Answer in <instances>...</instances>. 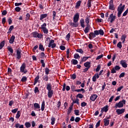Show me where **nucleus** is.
<instances>
[{"mask_svg":"<svg viewBox=\"0 0 128 128\" xmlns=\"http://www.w3.org/2000/svg\"><path fill=\"white\" fill-rule=\"evenodd\" d=\"M126 6L124 5L122 6V4H120L118 8V18H120V15L122 14V12H124V8H125Z\"/></svg>","mask_w":128,"mask_h":128,"instance_id":"nucleus-1","label":"nucleus"},{"mask_svg":"<svg viewBox=\"0 0 128 128\" xmlns=\"http://www.w3.org/2000/svg\"><path fill=\"white\" fill-rule=\"evenodd\" d=\"M126 101L124 100H123L122 101L116 103L114 106L115 108H124V104H126Z\"/></svg>","mask_w":128,"mask_h":128,"instance_id":"nucleus-2","label":"nucleus"},{"mask_svg":"<svg viewBox=\"0 0 128 128\" xmlns=\"http://www.w3.org/2000/svg\"><path fill=\"white\" fill-rule=\"evenodd\" d=\"M116 16L114 15V14L112 13L110 14L109 17L107 20V22H110V24H112V22L116 20Z\"/></svg>","mask_w":128,"mask_h":128,"instance_id":"nucleus-3","label":"nucleus"},{"mask_svg":"<svg viewBox=\"0 0 128 128\" xmlns=\"http://www.w3.org/2000/svg\"><path fill=\"white\" fill-rule=\"evenodd\" d=\"M20 72L24 73V74L28 72V70H26V63H23L20 67Z\"/></svg>","mask_w":128,"mask_h":128,"instance_id":"nucleus-4","label":"nucleus"},{"mask_svg":"<svg viewBox=\"0 0 128 128\" xmlns=\"http://www.w3.org/2000/svg\"><path fill=\"white\" fill-rule=\"evenodd\" d=\"M48 48H54L56 46V44L54 43V40H50V42L48 46Z\"/></svg>","mask_w":128,"mask_h":128,"instance_id":"nucleus-5","label":"nucleus"},{"mask_svg":"<svg viewBox=\"0 0 128 128\" xmlns=\"http://www.w3.org/2000/svg\"><path fill=\"white\" fill-rule=\"evenodd\" d=\"M33 38H42V34H38V32H33L32 33Z\"/></svg>","mask_w":128,"mask_h":128,"instance_id":"nucleus-6","label":"nucleus"},{"mask_svg":"<svg viewBox=\"0 0 128 128\" xmlns=\"http://www.w3.org/2000/svg\"><path fill=\"white\" fill-rule=\"evenodd\" d=\"M80 20V14L78 12L76 13L74 16L73 22H78Z\"/></svg>","mask_w":128,"mask_h":128,"instance_id":"nucleus-7","label":"nucleus"},{"mask_svg":"<svg viewBox=\"0 0 128 128\" xmlns=\"http://www.w3.org/2000/svg\"><path fill=\"white\" fill-rule=\"evenodd\" d=\"M120 70V67L118 66H116L114 68H112L111 72L112 74H116V70Z\"/></svg>","mask_w":128,"mask_h":128,"instance_id":"nucleus-8","label":"nucleus"},{"mask_svg":"<svg viewBox=\"0 0 128 128\" xmlns=\"http://www.w3.org/2000/svg\"><path fill=\"white\" fill-rule=\"evenodd\" d=\"M113 4H114V0H110V2L109 10H114L116 8Z\"/></svg>","mask_w":128,"mask_h":128,"instance_id":"nucleus-9","label":"nucleus"},{"mask_svg":"<svg viewBox=\"0 0 128 128\" xmlns=\"http://www.w3.org/2000/svg\"><path fill=\"white\" fill-rule=\"evenodd\" d=\"M125 111H126L125 108L117 109L116 110V112L118 114L120 115L124 114V112Z\"/></svg>","mask_w":128,"mask_h":128,"instance_id":"nucleus-10","label":"nucleus"},{"mask_svg":"<svg viewBox=\"0 0 128 128\" xmlns=\"http://www.w3.org/2000/svg\"><path fill=\"white\" fill-rule=\"evenodd\" d=\"M110 118H106L104 119V126H108L110 124V120H108Z\"/></svg>","mask_w":128,"mask_h":128,"instance_id":"nucleus-11","label":"nucleus"},{"mask_svg":"<svg viewBox=\"0 0 128 128\" xmlns=\"http://www.w3.org/2000/svg\"><path fill=\"white\" fill-rule=\"evenodd\" d=\"M120 64L122 66V68H128V64H126V62L124 60H122L120 62Z\"/></svg>","mask_w":128,"mask_h":128,"instance_id":"nucleus-12","label":"nucleus"},{"mask_svg":"<svg viewBox=\"0 0 128 128\" xmlns=\"http://www.w3.org/2000/svg\"><path fill=\"white\" fill-rule=\"evenodd\" d=\"M69 24L70 26H72V28H78V22H70Z\"/></svg>","mask_w":128,"mask_h":128,"instance_id":"nucleus-13","label":"nucleus"},{"mask_svg":"<svg viewBox=\"0 0 128 128\" xmlns=\"http://www.w3.org/2000/svg\"><path fill=\"white\" fill-rule=\"evenodd\" d=\"M96 98H98V96L96 94H92L90 96V100L92 101V102H94V100H96Z\"/></svg>","mask_w":128,"mask_h":128,"instance_id":"nucleus-14","label":"nucleus"},{"mask_svg":"<svg viewBox=\"0 0 128 128\" xmlns=\"http://www.w3.org/2000/svg\"><path fill=\"white\" fill-rule=\"evenodd\" d=\"M90 16H86L85 18V22L86 26H90Z\"/></svg>","mask_w":128,"mask_h":128,"instance_id":"nucleus-15","label":"nucleus"},{"mask_svg":"<svg viewBox=\"0 0 128 128\" xmlns=\"http://www.w3.org/2000/svg\"><path fill=\"white\" fill-rule=\"evenodd\" d=\"M66 90L68 91L70 90V88L68 86H66V84H64L63 85V88L62 89V90H63V92H64V90H66Z\"/></svg>","mask_w":128,"mask_h":128,"instance_id":"nucleus-16","label":"nucleus"},{"mask_svg":"<svg viewBox=\"0 0 128 128\" xmlns=\"http://www.w3.org/2000/svg\"><path fill=\"white\" fill-rule=\"evenodd\" d=\"M100 78V76L98 75V74H95L93 77H92V82H96V79L97 78Z\"/></svg>","mask_w":128,"mask_h":128,"instance_id":"nucleus-17","label":"nucleus"},{"mask_svg":"<svg viewBox=\"0 0 128 128\" xmlns=\"http://www.w3.org/2000/svg\"><path fill=\"white\" fill-rule=\"evenodd\" d=\"M34 108L36 110L38 111L40 110V104L38 103H35L34 104Z\"/></svg>","mask_w":128,"mask_h":128,"instance_id":"nucleus-18","label":"nucleus"},{"mask_svg":"<svg viewBox=\"0 0 128 128\" xmlns=\"http://www.w3.org/2000/svg\"><path fill=\"white\" fill-rule=\"evenodd\" d=\"M20 50H17L16 51V56H17V60H20L22 58V54Z\"/></svg>","mask_w":128,"mask_h":128,"instance_id":"nucleus-19","label":"nucleus"},{"mask_svg":"<svg viewBox=\"0 0 128 128\" xmlns=\"http://www.w3.org/2000/svg\"><path fill=\"white\" fill-rule=\"evenodd\" d=\"M90 25H86V27L84 32L86 34H88L90 32Z\"/></svg>","mask_w":128,"mask_h":128,"instance_id":"nucleus-20","label":"nucleus"},{"mask_svg":"<svg viewBox=\"0 0 128 128\" xmlns=\"http://www.w3.org/2000/svg\"><path fill=\"white\" fill-rule=\"evenodd\" d=\"M40 80V75H37V76L34 78V85L36 86L38 84V80Z\"/></svg>","mask_w":128,"mask_h":128,"instance_id":"nucleus-21","label":"nucleus"},{"mask_svg":"<svg viewBox=\"0 0 128 128\" xmlns=\"http://www.w3.org/2000/svg\"><path fill=\"white\" fill-rule=\"evenodd\" d=\"M81 4H82V1L79 0V1L77 2L76 3V5L75 6V8L76 10H78V8H80V6Z\"/></svg>","mask_w":128,"mask_h":128,"instance_id":"nucleus-22","label":"nucleus"},{"mask_svg":"<svg viewBox=\"0 0 128 128\" xmlns=\"http://www.w3.org/2000/svg\"><path fill=\"white\" fill-rule=\"evenodd\" d=\"M52 94H54V90H48V98H52Z\"/></svg>","mask_w":128,"mask_h":128,"instance_id":"nucleus-23","label":"nucleus"},{"mask_svg":"<svg viewBox=\"0 0 128 128\" xmlns=\"http://www.w3.org/2000/svg\"><path fill=\"white\" fill-rule=\"evenodd\" d=\"M80 24L82 28H84V20L81 18L80 20Z\"/></svg>","mask_w":128,"mask_h":128,"instance_id":"nucleus-24","label":"nucleus"},{"mask_svg":"<svg viewBox=\"0 0 128 128\" xmlns=\"http://www.w3.org/2000/svg\"><path fill=\"white\" fill-rule=\"evenodd\" d=\"M96 38V34H94V32H90L89 34L90 40H92V38Z\"/></svg>","mask_w":128,"mask_h":128,"instance_id":"nucleus-25","label":"nucleus"},{"mask_svg":"<svg viewBox=\"0 0 128 128\" xmlns=\"http://www.w3.org/2000/svg\"><path fill=\"white\" fill-rule=\"evenodd\" d=\"M84 66L85 68H90V62H87L84 64Z\"/></svg>","mask_w":128,"mask_h":128,"instance_id":"nucleus-26","label":"nucleus"},{"mask_svg":"<svg viewBox=\"0 0 128 128\" xmlns=\"http://www.w3.org/2000/svg\"><path fill=\"white\" fill-rule=\"evenodd\" d=\"M14 38H16L14 36H12L9 40L10 44H14Z\"/></svg>","mask_w":128,"mask_h":128,"instance_id":"nucleus-27","label":"nucleus"},{"mask_svg":"<svg viewBox=\"0 0 128 128\" xmlns=\"http://www.w3.org/2000/svg\"><path fill=\"white\" fill-rule=\"evenodd\" d=\"M46 16H48V14H42L40 16V20H44V18H46Z\"/></svg>","mask_w":128,"mask_h":128,"instance_id":"nucleus-28","label":"nucleus"},{"mask_svg":"<svg viewBox=\"0 0 128 128\" xmlns=\"http://www.w3.org/2000/svg\"><path fill=\"white\" fill-rule=\"evenodd\" d=\"M126 35L124 34L121 37V40H122V44H124L126 42Z\"/></svg>","mask_w":128,"mask_h":128,"instance_id":"nucleus-29","label":"nucleus"},{"mask_svg":"<svg viewBox=\"0 0 128 128\" xmlns=\"http://www.w3.org/2000/svg\"><path fill=\"white\" fill-rule=\"evenodd\" d=\"M78 60H76V59H72L71 60V63L72 64H74V66H76V64H78Z\"/></svg>","mask_w":128,"mask_h":128,"instance_id":"nucleus-30","label":"nucleus"},{"mask_svg":"<svg viewBox=\"0 0 128 128\" xmlns=\"http://www.w3.org/2000/svg\"><path fill=\"white\" fill-rule=\"evenodd\" d=\"M46 89L48 90H52V84H50V83H48L47 85H46Z\"/></svg>","mask_w":128,"mask_h":128,"instance_id":"nucleus-31","label":"nucleus"},{"mask_svg":"<svg viewBox=\"0 0 128 128\" xmlns=\"http://www.w3.org/2000/svg\"><path fill=\"white\" fill-rule=\"evenodd\" d=\"M102 112H106L108 110V106L107 105L105 106H104L102 109Z\"/></svg>","mask_w":128,"mask_h":128,"instance_id":"nucleus-32","label":"nucleus"},{"mask_svg":"<svg viewBox=\"0 0 128 128\" xmlns=\"http://www.w3.org/2000/svg\"><path fill=\"white\" fill-rule=\"evenodd\" d=\"M88 56H84L82 58V62H86V60H88Z\"/></svg>","mask_w":128,"mask_h":128,"instance_id":"nucleus-33","label":"nucleus"},{"mask_svg":"<svg viewBox=\"0 0 128 128\" xmlns=\"http://www.w3.org/2000/svg\"><path fill=\"white\" fill-rule=\"evenodd\" d=\"M54 122H56V118L52 117L51 118V124L54 126Z\"/></svg>","mask_w":128,"mask_h":128,"instance_id":"nucleus-34","label":"nucleus"},{"mask_svg":"<svg viewBox=\"0 0 128 128\" xmlns=\"http://www.w3.org/2000/svg\"><path fill=\"white\" fill-rule=\"evenodd\" d=\"M39 50H42V52H44V46H42V44H40Z\"/></svg>","mask_w":128,"mask_h":128,"instance_id":"nucleus-35","label":"nucleus"},{"mask_svg":"<svg viewBox=\"0 0 128 128\" xmlns=\"http://www.w3.org/2000/svg\"><path fill=\"white\" fill-rule=\"evenodd\" d=\"M8 50L12 54L14 53V50H12V48L11 46H8Z\"/></svg>","mask_w":128,"mask_h":128,"instance_id":"nucleus-36","label":"nucleus"},{"mask_svg":"<svg viewBox=\"0 0 128 128\" xmlns=\"http://www.w3.org/2000/svg\"><path fill=\"white\" fill-rule=\"evenodd\" d=\"M74 58L78 60V58H80V56L78 54H75L74 56Z\"/></svg>","mask_w":128,"mask_h":128,"instance_id":"nucleus-37","label":"nucleus"},{"mask_svg":"<svg viewBox=\"0 0 128 128\" xmlns=\"http://www.w3.org/2000/svg\"><path fill=\"white\" fill-rule=\"evenodd\" d=\"M20 112L18 111L16 116V118H17V120H18V118H20Z\"/></svg>","mask_w":128,"mask_h":128,"instance_id":"nucleus-38","label":"nucleus"},{"mask_svg":"<svg viewBox=\"0 0 128 128\" xmlns=\"http://www.w3.org/2000/svg\"><path fill=\"white\" fill-rule=\"evenodd\" d=\"M44 106H45V103H44V101L42 104V106H41V110H42V112H44Z\"/></svg>","mask_w":128,"mask_h":128,"instance_id":"nucleus-39","label":"nucleus"},{"mask_svg":"<svg viewBox=\"0 0 128 128\" xmlns=\"http://www.w3.org/2000/svg\"><path fill=\"white\" fill-rule=\"evenodd\" d=\"M52 19L53 20H54V19L56 18V12L54 11L52 12Z\"/></svg>","mask_w":128,"mask_h":128,"instance_id":"nucleus-40","label":"nucleus"},{"mask_svg":"<svg viewBox=\"0 0 128 128\" xmlns=\"http://www.w3.org/2000/svg\"><path fill=\"white\" fill-rule=\"evenodd\" d=\"M4 46V41H3L0 43V50H2Z\"/></svg>","mask_w":128,"mask_h":128,"instance_id":"nucleus-41","label":"nucleus"},{"mask_svg":"<svg viewBox=\"0 0 128 128\" xmlns=\"http://www.w3.org/2000/svg\"><path fill=\"white\" fill-rule=\"evenodd\" d=\"M31 124L30 123V122H26L25 123V126H26V128H30L31 126Z\"/></svg>","mask_w":128,"mask_h":128,"instance_id":"nucleus-42","label":"nucleus"},{"mask_svg":"<svg viewBox=\"0 0 128 128\" xmlns=\"http://www.w3.org/2000/svg\"><path fill=\"white\" fill-rule=\"evenodd\" d=\"M12 30H14V26H11L8 29V34H10Z\"/></svg>","mask_w":128,"mask_h":128,"instance_id":"nucleus-43","label":"nucleus"},{"mask_svg":"<svg viewBox=\"0 0 128 128\" xmlns=\"http://www.w3.org/2000/svg\"><path fill=\"white\" fill-rule=\"evenodd\" d=\"M28 80V78L26 76H23L21 80V82H24Z\"/></svg>","mask_w":128,"mask_h":128,"instance_id":"nucleus-44","label":"nucleus"},{"mask_svg":"<svg viewBox=\"0 0 128 128\" xmlns=\"http://www.w3.org/2000/svg\"><path fill=\"white\" fill-rule=\"evenodd\" d=\"M50 69L48 68H45V73L46 74L48 75V74H50Z\"/></svg>","mask_w":128,"mask_h":128,"instance_id":"nucleus-45","label":"nucleus"},{"mask_svg":"<svg viewBox=\"0 0 128 128\" xmlns=\"http://www.w3.org/2000/svg\"><path fill=\"white\" fill-rule=\"evenodd\" d=\"M46 58V54L44 52H42L40 54V58Z\"/></svg>","mask_w":128,"mask_h":128,"instance_id":"nucleus-46","label":"nucleus"},{"mask_svg":"<svg viewBox=\"0 0 128 128\" xmlns=\"http://www.w3.org/2000/svg\"><path fill=\"white\" fill-rule=\"evenodd\" d=\"M46 28V24L44 23L41 26V30Z\"/></svg>","mask_w":128,"mask_h":128,"instance_id":"nucleus-47","label":"nucleus"},{"mask_svg":"<svg viewBox=\"0 0 128 128\" xmlns=\"http://www.w3.org/2000/svg\"><path fill=\"white\" fill-rule=\"evenodd\" d=\"M43 80H45L46 82H48V76H44V77H43Z\"/></svg>","mask_w":128,"mask_h":128,"instance_id":"nucleus-48","label":"nucleus"},{"mask_svg":"<svg viewBox=\"0 0 128 128\" xmlns=\"http://www.w3.org/2000/svg\"><path fill=\"white\" fill-rule=\"evenodd\" d=\"M42 30L43 32H44V34H48V30L46 28L42 29Z\"/></svg>","mask_w":128,"mask_h":128,"instance_id":"nucleus-49","label":"nucleus"},{"mask_svg":"<svg viewBox=\"0 0 128 128\" xmlns=\"http://www.w3.org/2000/svg\"><path fill=\"white\" fill-rule=\"evenodd\" d=\"M117 46L118 48H122V42H118V43L117 44Z\"/></svg>","mask_w":128,"mask_h":128,"instance_id":"nucleus-50","label":"nucleus"},{"mask_svg":"<svg viewBox=\"0 0 128 128\" xmlns=\"http://www.w3.org/2000/svg\"><path fill=\"white\" fill-rule=\"evenodd\" d=\"M87 6H88V8H90V6H92V2L90 0L88 2Z\"/></svg>","mask_w":128,"mask_h":128,"instance_id":"nucleus-51","label":"nucleus"},{"mask_svg":"<svg viewBox=\"0 0 128 128\" xmlns=\"http://www.w3.org/2000/svg\"><path fill=\"white\" fill-rule=\"evenodd\" d=\"M30 14H26V20H30Z\"/></svg>","mask_w":128,"mask_h":128,"instance_id":"nucleus-52","label":"nucleus"},{"mask_svg":"<svg viewBox=\"0 0 128 128\" xmlns=\"http://www.w3.org/2000/svg\"><path fill=\"white\" fill-rule=\"evenodd\" d=\"M77 52H80V54H84V50H82V49H78L76 50Z\"/></svg>","mask_w":128,"mask_h":128,"instance_id":"nucleus-53","label":"nucleus"},{"mask_svg":"<svg viewBox=\"0 0 128 128\" xmlns=\"http://www.w3.org/2000/svg\"><path fill=\"white\" fill-rule=\"evenodd\" d=\"M74 113H75L76 116H80V110H75Z\"/></svg>","mask_w":128,"mask_h":128,"instance_id":"nucleus-54","label":"nucleus"},{"mask_svg":"<svg viewBox=\"0 0 128 128\" xmlns=\"http://www.w3.org/2000/svg\"><path fill=\"white\" fill-rule=\"evenodd\" d=\"M72 80H76V74H73L71 76Z\"/></svg>","mask_w":128,"mask_h":128,"instance_id":"nucleus-55","label":"nucleus"},{"mask_svg":"<svg viewBox=\"0 0 128 128\" xmlns=\"http://www.w3.org/2000/svg\"><path fill=\"white\" fill-rule=\"evenodd\" d=\"M104 30H99V34H100V36H104Z\"/></svg>","mask_w":128,"mask_h":128,"instance_id":"nucleus-56","label":"nucleus"},{"mask_svg":"<svg viewBox=\"0 0 128 128\" xmlns=\"http://www.w3.org/2000/svg\"><path fill=\"white\" fill-rule=\"evenodd\" d=\"M78 98H76L75 100H73V104H79L80 102H78Z\"/></svg>","mask_w":128,"mask_h":128,"instance_id":"nucleus-57","label":"nucleus"},{"mask_svg":"<svg viewBox=\"0 0 128 128\" xmlns=\"http://www.w3.org/2000/svg\"><path fill=\"white\" fill-rule=\"evenodd\" d=\"M80 120V117H76L75 118L76 122H78Z\"/></svg>","mask_w":128,"mask_h":128,"instance_id":"nucleus-58","label":"nucleus"},{"mask_svg":"<svg viewBox=\"0 0 128 128\" xmlns=\"http://www.w3.org/2000/svg\"><path fill=\"white\" fill-rule=\"evenodd\" d=\"M102 56H104L103 54L97 56V58H96V60H100V58H102Z\"/></svg>","mask_w":128,"mask_h":128,"instance_id":"nucleus-59","label":"nucleus"},{"mask_svg":"<svg viewBox=\"0 0 128 128\" xmlns=\"http://www.w3.org/2000/svg\"><path fill=\"white\" fill-rule=\"evenodd\" d=\"M70 33H68L66 36V38L67 40H70Z\"/></svg>","mask_w":128,"mask_h":128,"instance_id":"nucleus-60","label":"nucleus"},{"mask_svg":"<svg viewBox=\"0 0 128 128\" xmlns=\"http://www.w3.org/2000/svg\"><path fill=\"white\" fill-rule=\"evenodd\" d=\"M60 48L61 50H66V46H60Z\"/></svg>","mask_w":128,"mask_h":128,"instance_id":"nucleus-61","label":"nucleus"},{"mask_svg":"<svg viewBox=\"0 0 128 128\" xmlns=\"http://www.w3.org/2000/svg\"><path fill=\"white\" fill-rule=\"evenodd\" d=\"M128 8L124 12L122 16H126V14H128Z\"/></svg>","mask_w":128,"mask_h":128,"instance_id":"nucleus-62","label":"nucleus"},{"mask_svg":"<svg viewBox=\"0 0 128 128\" xmlns=\"http://www.w3.org/2000/svg\"><path fill=\"white\" fill-rule=\"evenodd\" d=\"M15 10L18 12H20V7H16L15 8Z\"/></svg>","mask_w":128,"mask_h":128,"instance_id":"nucleus-63","label":"nucleus"},{"mask_svg":"<svg viewBox=\"0 0 128 128\" xmlns=\"http://www.w3.org/2000/svg\"><path fill=\"white\" fill-rule=\"evenodd\" d=\"M77 98H84V95H82V94H78L77 95Z\"/></svg>","mask_w":128,"mask_h":128,"instance_id":"nucleus-64","label":"nucleus"}]
</instances>
